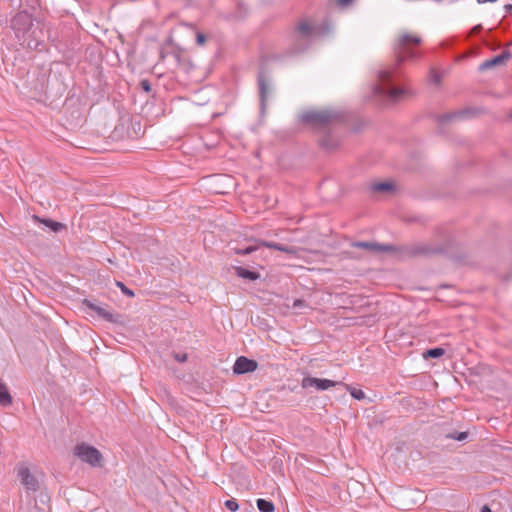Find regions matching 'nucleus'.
Wrapping results in <instances>:
<instances>
[{"label": "nucleus", "mask_w": 512, "mask_h": 512, "mask_svg": "<svg viewBox=\"0 0 512 512\" xmlns=\"http://www.w3.org/2000/svg\"><path fill=\"white\" fill-rule=\"evenodd\" d=\"M422 43L420 36L402 31L395 38L393 43V51L396 57V64L381 69L377 74V83L372 88L373 96L385 102H397L405 95V90L391 85L395 75L396 66L400 65L407 59H415L419 57L418 51L415 49Z\"/></svg>", "instance_id": "obj_1"}, {"label": "nucleus", "mask_w": 512, "mask_h": 512, "mask_svg": "<svg viewBox=\"0 0 512 512\" xmlns=\"http://www.w3.org/2000/svg\"><path fill=\"white\" fill-rule=\"evenodd\" d=\"M459 241L445 230L437 233V240L433 243H412L396 247L395 252L401 253L405 257L413 258L419 256H432L442 253H451L458 249Z\"/></svg>", "instance_id": "obj_2"}, {"label": "nucleus", "mask_w": 512, "mask_h": 512, "mask_svg": "<svg viewBox=\"0 0 512 512\" xmlns=\"http://www.w3.org/2000/svg\"><path fill=\"white\" fill-rule=\"evenodd\" d=\"M11 26L20 44L33 50H40L41 40L39 34L42 30L35 27L31 16L26 12H20L12 19Z\"/></svg>", "instance_id": "obj_3"}, {"label": "nucleus", "mask_w": 512, "mask_h": 512, "mask_svg": "<svg viewBox=\"0 0 512 512\" xmlns=\"http://www.w3.org/2000/svg\"><path fill=\"white\" fill-rule=\"evenodd\" d=\"M343 118V114L335 109L309 110L301 114L300 119L303 123L312 126L315 129H325L328 126L338 123Z\"/></svg>", "instance_id": "obj_4"}, {"label": "nucleus", "mask_w": 512, "mask_h": 512, "mask_svg": "<svg viewBox=\"0 0 512 512\" xmlns=\"http://www.w3.org/2000/svg\"><path fill=\"white\" fill-rule=\"evenodd\" d=\"M329 32L328 25L325 26H310L306 22H301L295 33V47L294 52L299 53L304 51L308 44L311 43L316 37Z\"/></svg>", "instance_id": "obj_5"}, {"label": "nucleus", "mask_w": 512, "mask_h": 512, "mask_svg": "<svg viewBox=\"0 0 512 512\" xmlns=\"http://www.w3.org/2000/svg\"><path fill=\"white\" fill-rule=\"evenodd\" d=\"M74 455L82 462L88 463L92 467H103L104 465L101 452L86 442H81L75 446Z\"/></svg>", "instance_id": "obj_6"}, {"label": "nucleus", "mask_w": 512, "mask_h": 512, "mask_svg": "<svg viewBox=\"0 0 512 512\" xmlns=\"http://www.w3.org/2000/svg\"><path fill=\"white\" fill-rule=\"evenodd\" d=\"M17 476L27 492H36L40 489V482L30 472L29 468L21 466L17 470Z\"/></svg>", "instance_id": "obj_7"}, {"label": "nucleus", "mask_w": 512, "mask_h": 512, "mask_svg": "<svg viewBox=\"0 0 512 512\" xmlns=\"http://www.w3.org/2000/svg\"><path fill=\"white\" fill-rule=\"evenodd\" d=\"M341 384L340 382L329 380V379H321L315 377H304L301 382V386L304 389L314 387L317 390H327L331 387Z\"/></svg>", "instance_id": "obj_8"}, {"label": "nucleus", "mask_w": 512, "mask_h": 512, "mask_svg": "<svg viewBox=\"0 0 512 512\" xmlns=\"http://www.w3.org/2000/svg\"><path fill=\"white\" fill-rule=\"evenodd\" d=\"M83 304L90 310L94 311L99 317L103 318L104 320L110 323L121 322V316L119 314L111 313L110 311L106 310L105 308L101 307L100 305L94 303L91 300L84 299Z\"/></svg>", "instance_id": "obj_9"}, {"label": "nucleus", "mask_w": 512, "mask_h": 512, "mask_svg": "<svg viewBox=\"0 0 512 512\" xmlns=\"http://www.w3.org/2000/svg\"><path fill=\"white\" fill-rule=\"evenodd\" d=\"M258 90L261 111L264 112L266 108V101L272 92V86L269 79L263 73H259L258 75Z\"/></svg>", "instance_id": "obj_10"}, {"label": "nucleus", "mask_w": 512, "mask_h": 512, "mask_svg": "<svg viewBox=\"0 0 512 512\" xmlns=\"http://www.w3.org/2000/svg\"><path fill=\"white\" fill-rule=\"evenodd\" d=\"M257 367L258 363L255 360L249 359L245 356H240L236 359L234 363L233 373L237 375H242L255 371Z\"/></svg>", "instance_id": "obj_11"}, {"label": "nucleus", "mask_w": 512, "mask_h": 512, "mask_svg": "<svg viewBox=\"0 0 512 512\" xmlns=\"http://www.w3.org/2000/svg\"><path fill=\"white\" fill-rule=\"evenodd\" d=\"M510 58H511V53L509 51H504L500 55H497V56H495V57H493L491 59H488V60L484 61L479 66V69L480 70L490 69V68H492L494 66L503 64L505 61L509 60Z\"/></svg>", "instance_id": "obj_12"}, {"label": "nucleus", "mask_w": 512, "mask_h": 512, "mask_svg": "<svg viewBox=\"0 0 512 512\" xmlns=\"http://www.w3.org/2000/svg\"><path fill=\"white\" fill-rule=\"evenodd\" d=\"M356 247L370 249L377 252H395L396 246L391 244H377L371 242H357Z\"/></svg>", "instance_id": "obj_13"}, {"label": "nucleus", "mask_w": 512, "mask_h": 512, "mask_svg": "<svg viewBox=\"0 0 512 512\" xmlns=\"http://www.w3.org/2000/svg\"><path fill=\"white\" fill-rule=\"evenodd\" d=\"M370 190L377 194H387L395 190V185L391 181L375 182L370 185Z\"/></svg>", "instance_id": "obj_14"}, {"label": "nucleus", "mask_w": 512, "mask_h": 512, "mask_svg": "<svg viewBox=\"0 0 512 512\" xmlns=\"http://www.w3.org/2000/svg\"><path fill=\"white\" fill-rule=\"evenodd\" d=\"M320 145L327 151H333L339 146V141L332 134H326L321 138Z\"/></svg>", "instance_id": "obj_15"}, {"label": "nucleus", "mask_w": 512, "mask_h": 512, "mask_svg": "<svg viewBox=\"0 0 512 512\" xmlns=\"http://www.w3.org/2000/svg\"><path fill=\"white\" fill-rule=\"evenodd\" d=\"M235 272L238 277L250 281H256L260 278V274L258 272L240 266L235 268Z\"/></svg>", "instance_id": "obj_16"}, {"label": "nucleus", "mask_w": 512, "mask_h": 512, "mask_svg": "<svg viewBox=\"0 0 512 512\" xmlns=\"http://www.w3.org/2000/svg\"><path fill=\"white\" fill-rule=\"evenodd\" d=\"M0 404L4 407L10 406L12 404V396L5 385V383L0 379Z\"/></svg>", "instance_id": "obj_17"}, {"label": "nucleus", "mask_w": 512, "mask_h": 512, "mask_svg": "<svg viewBox=\"0 0 512 512\" xmlns=\"http://www.w3.org/2000/svg\"><path fill=\"white\" fill-rule=\"evenodd\" d=\"M256 504L261 512H273L275 509L273 502L266 499L260 498L257 500Z\"/></svg>", "instance_id": "obj_18"}, {"label": "nucleus", "mask_w": 512, "mask_h": 512, "mask_svg": "<svg viewBox=\"0 0 512 512\" xmlns=\"http://www.w3.org/2000/svg\"><path fill=\"white\" fill-rule=\"evenodd\" d=\"M445 350L441 347H435L432 349H428L424 352V358H439L444 355Z\"/></svg>", "instance_id": "obj_19"}, {"label": "nucleus", "mask_w": 512, "mask_h": 512, "mask_svg": "<svg viewBox=\"0 0 512 512\" xmlns=\"http://www.w3.org/2000/svg\"><path fill=\"white\" fill-rule=\"evenodd\" d=\"M468 432L462 431V432H451L445 434L446 439H453L457 441H465L468 438Z\"/></svg>", "instance_id": "obj_20"}, {"label": "nucleus", "mask_w": 512, "mask_h": 512, "mask_svg": "<svg viewBox=\"0 0 512 512\" xmlns=\"http://www.w3.org/2000/svg\"><path fill=\"white\" fill-rule=\"evenodd\" d=\"M468 111L466 110H462V111H459V112H454V113H449V114H445L443 115L442 117V121H451L455 118H460L462 116H464Z\"/></svg>", "instance_id": "obj_21"}, {"label": "nucleus", "mask_w": 512, "mask_h": 512, "mask_svg": "<svg viewBox=\"0 0 512 512\" xmlns=\"http://www.w3.org/2000/svg\"><path fill=\"white\" fill-rule=\"evenodd\" d=\"M116 286L120 288L121 292L126 295L127 297H134L135 296V293L133 290H131L130 288H128L127 286H125L124 283L120 282V281H116Z\"/></svg>", "instance_id": "obj_22"}, {"label": "nucleus", "mask_w": 512, "mask_h": 512, "mask_svg": "<svg viewBox=\"0 0 512 512\" xmlns=\"http://www.w3.org/2000/svg\"><path fill=\"white\" fill-rule=\"evenodd\" d=\"M347 388L350 391V395L357 400H362L365 398V393L361 389L352 388L350 386H347Z\"/></svg>", "instance_id": "obj_23"}, {"label": "nucleus", "mask_w": 512, "mask_h": 512, "mask_svg": "<svg viewBox=\"0 0 512 512\" xmlns=\"http://www.w3.org/2000/svg\"><path fill=\"white\" fill-rule=\"evenodd\" d=\"M265 246L269 247V248H273V249H276L278 251H282V252H286V253H290L291 250L290 248H288L287 246H284L282 244H278V243H265Z\"/></svg>", "instance_id": "obj_24"}, {"label": "nucleus", "mask_w": 512, "mask_h": 512, "mask_svg": "<svg viewBox=\"0 0 512 512\" xmlns=\"http://www.w3.org/2000/svg\"><path fill=\"white\" fill-rule=\"evenodd\" d=\"M256 250L255 246H248L246 248H234V252L237 255H248Z\"/></svg>", "instance_id": "obj_25"}, {"label": "nucleus", "mask_w": 512, "mask_h": 512, "mask_svg": "<svg viewBox=\"0 0 512 512\" xmlns=\"http://www.w3.org/2000/svg\"><path fill=\"white\" fill-rule=\"evenodd\" d=\"M225 507L231 512H235L239 509V504L235 499L226 500L224 503Z\"/></svg>", "instance_id": "obj_26"}, {"label": "nucleus", "mask_w": 512, "mask_h": 512, "mask_svg": "<svg viewBox=\"0 0 512 512\" xmlns=\"http://www.w3.org/2000/svg\"><path fill=\"white\" fill-rule=\"evenodd\" d=\"M403 221L407 222V223H412V222H424L426 221L425 219L422 218V216H419V215H406L403 219Z\"/></svg>", "instance_id": "obj_27"}, {"label": "nucleus", "mask_w": 512, "mask_h": 512, "mask_svg": "<svg viewBox=\"0 0 512 512\" xmlns=\"http://www.w3.org/2000/svg\"><path fill=\"white\" fill-rule=\"evenodd\" d=\"M174 359L177 362L184 363L187 360V354L186 353H175Z\"/></svg>", "instance_id": "obj_28"}, {"label": "nucleus", "mask_w": 512, "mask_h": 512, "mask_svg": "<svg viewBox=\"0 0 512 512\" xmlns=\"http://www.w3.org/2000/svg\"><path fill=\"white\" fill-rule=\"evenodd\" d=\"M196 42L198 45H204L206 42V36L203 33L198 32L196 34Z\"/></svg>", "instance_id": "obj_29"}, {"label": "nucleus", "mask_w": 512, "mask_h": 512, "mask_svg": "<svg viewBox=\"0 0 512 512\" xmlns=\"http://www.w3.org/2000/svg\"><path fill=\"white\" fill-rule=\"evenodd\" d=\"M141 88L145 91V92H150L151 91V85H150V82L146 79L142 80L141 83Z\"/></svg>", "instance_id": "obj_30"}, {"label": "nucleus", "mask_w": 512, "mask_h": 512, "mask_svg": "<svg viewBox=\"0 0 512 512\" xmlns=\"http://www.w3.org/2000/svg\"><path fill=\"white\" fill-rule=\"evenodd\" d=\"M35 219H37L40 222V224H46V225H49V224H61L58 221H54V220H50V219H39L37 217H35Z\"/></svg>", "instance_id": "obj_31"}, {"label": "nucleus", "mask_w": 512, "mask_h": 512, "mask_svg": "<svg viewBox=\"0 0 512 512\" xmlns=\"http://www.w3.org/2000/svg\"><path fill=\"white\" fill-rule=\"evenodd\" d=\"M337 4L341 7H346L353 3L354 0H336Z\"/></svg>", "instance_id": "obj_32"}, {"label": "nucleus", "mask_w": 512, "mask_h": 512, "mask_svg": "<svg viewBox=\"0 0 512 512\" xmlns=\"http://www.w3.org/2000/svg\"><path fill=\"white\" fill-rule=\"evenodd\" d=\"M482 30V25L481 24H478L476 26H474L471 30V34L473 35H476L478 34L480 31Z\"/></svg>", "instance_id": "obj_33"}, {"label": "nucleus", "mask_w": 512, "mask_h": 512, "mask_svg": "<svg viewBox=\"0 0 512 512\" xmlns=\"http://www.w3.org/2000/svg\"><path fill=\"white\" fill-rule=\"evenodd\" d=\"M305 305V301L304 300H301V299H297L294 301L293 303V307L294 308H298V307H302Z\"/></svg>", "instance_id": "obj_34"}, {"label": "nucleus", "mask_w": 512, "mask_h": 512, "mask_svg": "<svg viewBox=\"0 0 512 512\" xmlns=\"http://www.w3.org/2000/svg\"><path fill=\"white\" fill-rule=\"evenodd\" d=\"M50 228L52 232H59L61 229L65 228L66 226H47Z\"/></svg>", "instance_id": "obj_35"}, {"label": "nucleus", "mask_w": 512, "mask_h": 512, "mask_svg": "<svg viewBox=\"0 0 512 512\" xmlns=\"http://www.w3.org/2000/svg\"><path fill=\"white\" fill-rule=\"evenodd\" d=\"M506 13L512 14V4H506L504 6Z\"/></svg>", "instance_id": "obj_36"}, {"label": "nucleus", "mask_w": 512, "mask_h": 512, "mask_svg": "<svg viewBox=\"0 0 512 512\" xmlns=\"http://www.w3.org/2000/svg\"><path fill=\"white\" fill-rule=\"evenodd\" d=\"M481 512H493L488 505H484L481 508Z\"/></svg>", "instance_id": "obj_37"}, {"label": "nucleus", "mask_w": 512, "mask_h": 512, "mask_svg": "<svg viewBox=\"0 0 512 512\" xmlns=\"http://www.w3.org/2000/svg\"><path fill=\"white\" fill-rule=\"evenodd\" d=\"M478 4H483L486 2H496L497 0H476Z\"/></svg>", "instance_id": "obj_38"}, {"label": "nucleus", "mask_w": 512, "mask_h": 512, "mask_svg": "<svg viewBox=\"0 0 512 512\" xmlns=\"http://www.w3.org/2000/svg\"><path fill=\"white\" fill-rule=\"evenodd\" d=\"M433 78H434V81H435V82H437V83L440 81L439 76H438V75H436V74H435V75H433Z\"/></svg>", "instance_id": "obj_39"}]
</instances>
